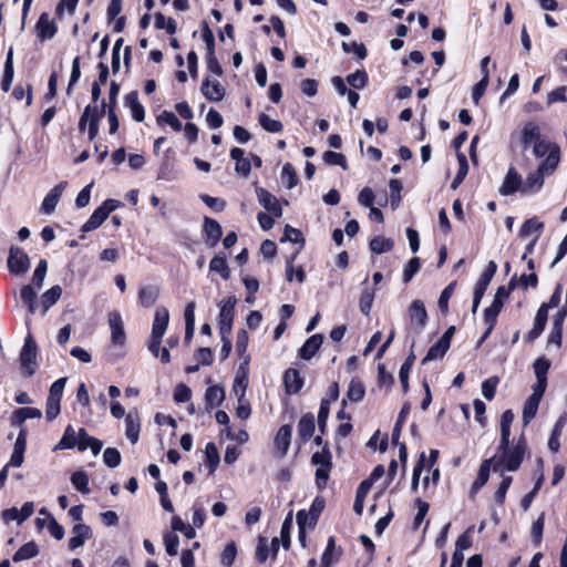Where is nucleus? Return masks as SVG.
I'll list each match as a JSON object with an SVG mask.
<instances>
[{
  "mask_svg": "<svg viewBox=\"0 0 567 567\" xmlns=\"http://www.w3.org/2000/svg\"><path fill=\"white\" fill-rule=\"evenodd\" d=\"M120 93V84L112 81L109 91V101H102L101 107L97 105H86L80 116L78 128L81 133L87 131L89 141H94L99 135L100 121L105 115L106 109L117 107V96Z\"/></svg>",
  "mask_w": 567,
  "mask_h": 567,
  "instance_id": "nucleus-1",
  "label": "nucleus"
},
{
  "mask_svg": "<svg viewBox=\"0 0 567 567\" xmlns=\"http://www.w3.org/2000/svg\"><path fill=\"white\" fill-rule=\"evenodd\" d=\"M497 451L501 453L499 457L494 462L493 471L497 472L501 468H504L509 472H516L525 457L527 451L526 439L524 434L517 440L514 446L507 445V449H498Z\"/></svg>",
  "mask_w": 567,
  "mask_h": 567,
  "instance_id": "nucleus-2",
  "label": "nucleus"
},
{
  "mask_svg": "<svg viewBox=\"0 0 567 567\" xmlns=\"http://www.w3.org/2000/svg\"><path fill=\"white\" fill-rule=\"evenodd\" d=\"M311 464L317 466L315 473V482L319 489L327 487L330 472L333 467L332 454L330 452L329 443L326 442L322 450L315 452L311 456Z\"/></svg>",
  "mask_w": 567,
  "mask_h": 567,
  "instance_id": "nucleus-3",
  "label": "nucleus"
},
{
  "mask_svg": "<svg viewBox=\"0 0 567 567\" xmlns=\"http://www.w3.org/2000/svg\"><path fill=\"white\" fill-rule=\"evenodd\" d=\"M533 154L537 158L545 157L539 164L542 168H546V166L556 171L560 163V147L557 143L550 142L544 137H542L538 142L533 145Z\"/></svg>",
  "mask_w": 567,
  "mask_h": 567,
  "instance_id": "nucleus-4",
  "label": "nucleus"
},
{
  "mask_svg": "<svg viewBox=\"0 0 567 567\" xmlns=\"http://www.w3.org/2000/svg\"><path fill=\"white\" fill-rule=\"evenodd\" d=\"M123 204L117 199H105L90 216V218L81 226L82 233H89L99 228L110 216L112 212L121 207Z\"/></svg>",
  "mask_w": 567,
  "mask_h": 567,
  "instance_id": "nucleus-5",
  "label": "nucleus"
},
{
  "mask_svg": "<svg viewBox=\"0 0 567 567\" xmlns=\"http://www.w3.org/2000/svg\"><path fill=\"white\" fill-rule=\"evenodd\" d=\"M38 346L31 334H28L24 339V344L20 352V365L24 377H32L38 368L37 364Z\"/></svg>",
  "mask_w": 567,
  "mask_h": 567,
  "instance_id": "nucleus-6",
  "label": "nucleus"
},
{
  "mask_svg": "<svg viewBox=\"0 0 567 567\" xmlns=\"http://www.w3.org/2000/svg\"><path fill=\"white\" fill-rule=\"evenodd\" d=\"M237 303V298L235 295L228 296L223 299L219 306V315H218V324L220 334H230L234 319H235V306Z\"/></svg>",
  "mask_w": 567,
  "mask_h": 567,
  "instance_id": "nucleus-7",
  "label": "nucleus"
},
{
  "mask_svg": "<svg viewBox=\"0 0 567 567\" xmlns=\"http://www.w3.org/2000/svg\"><path fill=\"white\" fill-rule=\"evenodd\" d=\"M8 268L11 274H25L30 268V258L20 247L12 246L8 257Z\"/></svg>",
  "mask_w": 567,
  "mask_h": 567,
  "instance_id": "nucleus-8",
  "label": "nucleus"
},
{
  "mask_svg": "<svg viewBox=\"0 0 567 567\" xmlns=\"http://www.w3.org/2000/svg\"><path fill=\"white\" fill-rule=\"evenodd\" d=\"M109 326L111 329V342L113 346L124 347L126 342V333L124 322L118 311H111L107 315Z\"/></svg>",
  "mask_w": 567,
  "mask_h": 567,
  "instance_id": "nucleus-9",
  "label": "nucleus"
},
{
  "mask_svg": "<svg viewBox=\"0 0 567 567\" xmlns=\"http://www.w3.org/2000/svg\"><path fill=\"white\" fill-rule=\"evenodd\" d=\"M292 437V426L284 424L277 431L274 437V453L277 457L282 458L287 455Z\"/></svg>",
  "mask_w": 567,
  "mask_h": 567,
  "instance_id": "nucleus-10",
  "label": "nucleus"
},
{
  "mask_svg": "<svg viewBox=\"0 0 567 567\" xmlns=\"http://www.w3.org/2000/svg\"><path fill=\"white\" fill-rule=\"evenodd\" d=\"M203 235L206 246L215 248L221 239L223 228L216 219L205 216L203 221Z\"/></svg>",
  "mask_w": 567,
  "mask_h": 567,
  "instance_id": "nucleus-11",
  "label": "nucleus"
},
{
  "mask_svg": "<svg viewBox=\"0 0 567 567\" xmlns=\"http://www.w3.org/2000/svg\"><path fill=\"white\" fill-rule=\"evenodd\" d=\"M256 195L259 204L277 218L282 216V207L275 195L264 187H256Z\"/></svg>",
  "mask_w": 567,
  "mask_h": 567,
  "instance_id": "nucleus-12",
  "label": "nucleus"
},
{
  "mask_svg": "<svg viewBox=\"0 0 567 567\" xmlns=\"http://www.w3.org/2000/svg\"><path fill=\"white\" fill-rule=\"evenodd\" d=\"M37 37L41 41L52 39L58 32V25L53 20H50V16L47 12L40 14L35 23Z\"/></svg>",
  "mask_w": 567,
  "mask_h": 567,
  "instance_id": "nucleus-13",
  "label": "nucleus"
},
{
  "mask_svg": "<svg viewBox=\"0 0 567 567\" xmlns=\"http://www.w3.org/2000/svg\"><path fill=\"white\" fill-rule=\"evenodd\" d=\"M200 91L206 100L210 102H220L225 96V87L218 80H213L207 76L203 80Z\"/></svg>",
  "mask_w": 567,
  "mask_h": 567,
  "instance_id": "nucleus-14",
  "label": "nucleus"
},
{
  "mask_svg": "<svg viewBox=\"0 0 567 567\" xmlns=\"http://www.w3.org/2000/svg\"><path fill=\"white\" fill-rule=\"evenodd\" d=\"M316 419L311 412L305 413L297 425L298 441L300 444L308 442L315 434Z\"/></svg>",
  "mask_w": 567,
  "mask_h": 567,
  "instance_id": "nucleus-15",
  "label": "nucleus"
},
{
  "mask_svg": "<svg viewBox=\"0 0 567 567\" xmlns=\"http://www.w3.org/2000/svg\"><path fill=\"white\" fill-rule=\"evenodd\" d=\"M522 183L520 174L515 167L511 166L498 192L502 196L513 195L517 190H522Z\"/></svg>",
  "mask_w": 567,
  "mask_h": 567,
  "instance_id": "nucleus-16",
  "label": "nucleus"
},
{
  "mask_svg": "<svg viewBox=\"0 0 567 567\" xmlns=\"http://www.w3.org/2000/svg\"><path fill=\"white\" fill-rule=\"evenodd\" d=\"M548 320V310L545 306H540L536 312L534 319V326L532 330L526 334L525 341L533 343L537 338L542 336Z\"/></svg>",
  "mask_w": 567,
  "mask_h": 567,
  "instance_id": "nucleus-17",
  "label": "nucleus"
},
{
  "mask_svg": "<svg viewBox=\"0 0 567 567\" xmlns=\"http://www.w3.org/2000/svg\"><path fill=\"white\" fill-rule=\"evenodd\" d=\"M305 384L303 378L300 375L299 370L288 368L284 373V385L288 394H297L301 391Z\"/></svg>",
  "mask_w": 567,
  "mask_h": 567,
  "instance_id": "nucleus-18",
  "label": "nucleus"
},
{
  "mask_svg": "<svg viewBox=\"0 0 567 567\" xmlns=\"http://www.w3.org/2000/svg\"><path fill=\"white\" fill-rule=\"evenodd\" d=\"M323 339L324 337L321 333L312 334L305 341V343L298 350V355L303 360L312 359L321 348Z\"/></svg>",
  "mask_w": 567,
  "mask_h": 567,
  "instance_id": "nucleus-19",
  "label": "nucleus"
},
{
  "mask_svg": "<svg viewBox=\"0 0 567 567\" xmlns=\"http://www.w3.org/2000/svg\"><path fill=\"white\" fill-rule=\"evenodd\" d=\"M66 186V182H61L55 185L44 197L41 204V212L44 214H52L62 196Z\"/></svg>",
  "mask_w": 567,
  "mask_h": 567,
  "instance_id": "nucleus-20",
  "label": "nucleus"
},
{
  "mask_svg": "<svg viewBox=\"0 0 567 567\" xmlns=\"http://www.w3.org/2000/svg\"><path fill=\"white\" fill-rule=\"evenodd\" d=\"M92 537V529L85 524H75L72 527V537L69 539V548L75 550Z\"/></svg>",
  "mask_w": 567,
  "mask_h": 567,
  "instance_id": "nucleus-21",
  "label": "nucleus"
},
{
  "mask_svg": "<svg viewBox=\"0 0 567 567\" xmlns=\"http://www.w3.org/2000/svg\"><path fill=\"white\" fill-rule=\"evenodd\" d=\"M409 315L411 322L415 323L419 330H423L427 322V312L424 302L420 299H415L409 307Z\"/></svg>",
  "mask_w": 567,
  "mask_h": 567,
  "instance_id": "nucleus-22",
  "label": "nucleus"
},
{
  "mask_svg": "<svg viewBox=\"0 0 567 567\" xmlns=\"http://www.w3.org/2000/svg\"><path fill=\"white\" fill-rule=\"evenodd\" d=\"M169 322V312L165 307L157 308L154 315L152 334L155 338H163Z\"/></svg>",
  "mask_w": 567,
  "mask_h": 567,
  "instance_id": "nucleus-23",
  "label": "nucleus"
},
{
  "mask_svg": "<svg viewBox=\"0 0 567 567\" xmlns=\"http://www.w3.org/2000/svg\"><path fill=\"white\" fill-rule=\"evenodd\" d=\"M540 138V127L533 121L525 123L520 133V144L523 148L527 150L532 144L534 145Z\"/></svg>",
  "mask_w": 567,
  "mask_h": 567,
  "instance_id": "nucleus-24",
  "label": "nucleus"
},
{
  "mask_svg": "<svg viewBox=\"0 0 567 567\" xmlns=\"http://www.w3.org/2000/svg\"><path fill=\"white\" fill-rule=\"evenodd\" d=\"M124 105L131 110L132 117L136 122H143L145 118V109L138 101V92L131 91L124 97Z\"/></svg>",
  "mask_w": 567,
  "mask_h": 567,
  "instance_id": "nucleus-25",
  "label": "nucleus"
},
{
  "mask_svg": "<svg viewBox=\"0 0 567 567\" xmlns=\"http://www.w3.org/2000/svg\"><path fill=\"white\" fill-rule=\"evenodd\" d=\"M225 400V390L221 385H210L205 391V409L210 412L215 406H218Z\"/></svg>",
  "mask_w": 567,
  "mask_h": 567,
  "instance_id": "nucleus-26",
  "label": "nucleus"
},
{
  "mask_svg": "<svg viewBox=\"0 0 567 567\" xmlns=\"http://www.w3.org/2000/svg\"><path fill=\"white\" fill-rule=\"evenodd\" d=\"M343 550L341 547H336V539L333 536L328 538L327 547L321 557V567H331L340 559Z\"/></svg>",
  "mask_w": 567,
  "mask_h": 567,
  "instance_id": "nucleus-27",
  "label": "nucleus"
},
{
  "mask_svg": "<svg viewBox=\"0 0 567 567\" xmlns=\"http://www.w3.org/2000/svg\"><path fill=\"white\" fill-rule=\"evenodd\" d=\"M174 164L175 152L169 147L164 153L163 161L157 173V179L171 181L173 178Z\"/></svg>",
  "mask_w": 567,
  "mask_h": 567,
  "instance_id": "nucleus-28",
  "label": "nucleus"
},
{
  "mask_svg": "<svg viewBox=\"0 0 567 567\" xmlns=\"http://www.w3.org/2000/svg\"><path fill=\"white\" fill-rule=\"evenodd\" d=\"M554 172L555 171L549 169L547 166L546 168H542L539 164L535 172L528 174L525 187L522 188V192L524 193L526 189H540L544 184V175H550Z\"/></svg>",
  "mask_w": 567,
  "mask_h": 567,
  "instance_id": "nucleus-29",
  "label": "nucleus"
},
{
  "mask_svg": "<svg viewBox=\"0 0 567 567\" xmlns=\"http://www.w3.org/2000/svg\"><path fill=\"white\" fill-rule=\"evenodd\" d=\"M209 270L219 274L224 280L229 279L230 269L228 267L227 256L225 252L220 251L212 258L209 262Z\"/></svg>",
  "mask_w": 567,
  "mask_h": 567,
  "instance_id": "nucleus-30",
  "label": "nucleus"
},
{
  "mask_svg": "<svg viewBox=\"0 0 567 567\" xmlns=\"http://www.w3.org/2000/svg\"><path fill=\"white\" fill-rule=\"evenodd\" d=\"M42 416L41 410L37 408H19L13 412L11 423L13 426H21L28 419H40Z\"/></svg>",
  "mask_w": 567,
  "mask_h": 567,
  "instance_id": "nucleus-31",
  "label": "nucleus"
},
{
  "mask_svg": "<svg viewBox=\"0 0 567 567\" xmlns=\"http://www.w3.org/2000/svg\"><path fill=\"white\" fill-rule=\"evenodd\" d=\"M141 423L138 415L133 416L128 413L125 416V435L132 444H136L140 437Z\"/></svg>",
  "mask_w": 567,
  "mask_h": 567,
  "instance_id": "nucleus-32",
  "label": "nucleus"
},
{
  "mask_svg": "<svg viewBox=\"0 0 567 567\" xmlns=\"http://www.w3.org/2000/svg\"><path fill=\"white\" fill-rule=\"evenodd\" d=\"M13 75H14L13 51H12V49H10L7 54V59H6L4 68H3V75H2L1 83H0L1 90L3 92H8L10 90L12 81H13Z\"/></svg>",
  "mask_w": 567,
  "mask_h": 567,
  "instance_id": "nucleus-33",
  "label": "nucleus"
},
{
  "mask_svg": "<svg viewBox=\"0 0 567 567\" xmlns=\"http://www.w3.org/2000/svg\"><path fill=\"white\" fill-rule=\"evenodd\" d=\"M62 295V288L59 285L52 286L41 297L42 313L44 315L53 305L58 302Z\"/></svg>",
  "mask_w": 567,
  "mask_h": 567,
  "instance_id": "nucleus-34",
  "label": "nucleus"
},
{
  "mask_svg": "<svg viewBox=\"0 0 567 567\" xmlns=\"http://www.w3.org/2000/svg\"><path fill=\"white\" fill-rule=\"evenodd\" d=\"M220 462L218 449L214 442H208L205 447V463L209 474H214Z\"/></svg>",
  "mask_w": 567,
  "mask_h": 567,
  "instance_id": "nucleus-35",
  "label": "nucleus"
},
{
  "mask_svg": "<svg viewBox=\"0 0 567 567\" xmlns=\"http://www.w3.org/2000/svg\"><path fill=\"white\" fill-rule=\"evenodd\" d=\"M39 554V547L35 542H28L23 544L12 556L14 563L31 559Z\"/></svg>",
  "mask_w": 567,
  "mask_h": 567,
  "instance_id": "nucleus-36",
  "label": "nucleus"
},
{
  "mask_svg": "<svg viewBox=\"0 0 567 567\" xmlns=\"http://www.w3.org/2000/svg\"><path fill=\"white\" fill-rule=\"evenodd\" d=\"M369 481H362L355 492V498L353 504V511L357 515H362L364 499L371 489V483Z\"/></svg>",
  "mask_w": 567,
  "mask_h": 567,
  "instance_id": "nucleus-37",
  "label": "nucleus"
},
{
  "mask_svg": "<svg viewBox=\"0 0 567 567\" xmlns=\"http://www.w3.org/2000/svg\"><path fill=\"white\" fill-rule=\"evenodd\" d=\"M159 291L156 287L146 286L142 287L138 290V302L145 307L150 308L155 305L158 298Z\"/></svg>",
  "mask_w": 567,
  "mask_h": 567,
  "instance_id": "nucleus-38",
  "label": "nucleus"
},
{
  "mask_svg": "<svg viewBox=\"0 0 567 567\" xmlns=\"http://www.w3.org/2000/svg\"><path fill=\"white\" fill-rule=\"evenodd\" d=\"M566 423V419L565 416H560L551 432H550V436H549V440H548V449L553 452V453H557L559 451V447H560V442H559V437L561 435V431H563V427Z\"/></svg>",
  "mask_w": 567,
  "mask_h": 567,
  "instance_id": "nucleus-39",
  "label": "nucleus"
},
{
  "mask_svg": "<svg viewBox=\"0 0 567 567\" xmlns=\"http://www.w3.org/2000/svg\"><path fill=\"white\" fill-rule=\"evenodd\" d=\"M369 247L373 254L380 255L391 251L394 247V241L391 238L377 236L370 240Z\"/></svg>",
  "mask_w": 567,
  "mask_h": 567,
  "instance_id": "nucleus-40",
  "label": "nucleus"
},
{
  "mask_svg": "<svg viewBox=\"0 0 567 567\" xmlns=\"http://www.w3.org/2000/svg\"><path fill=\"white\" fill-rule=\"evenodd\" d=\"M365 395V388L362 381L359 378L351 379L348 391L347 399L352 402L361 401Z\"/></svg>",
  "mask_w": 567,
  "mask_h": 567,
  "instance_id": "nucleus-41",
  "label": "nucleus"
},
{
  "mask_svg": "<svg viewBox=\"0 0 567 567\" xmlns=\"http://www.w3.org/2000/svg\"><path fill=\"white\" fill-rule=\"evenodd\" d=\"M324 507H326V501L322 496H317L312 501L309 512H307L309 515V527L310 528L316 527L318 519H319L321 513L323 512Z\"/></svg>",
  "mask_w": 567,
  "mask_h": 567,
  "instance_id": "nucleus-42",
  "label": "nucleus"
},
{
  "mask_svg": "<svg viewBox=\"0 0 567 567\" xmlns=\"http://www.w3.org/2000/svg\"><path fill=\"white\" fill-rule=\"evenodd\" d=\"M545 526V513H540V515L533 522L530 528V538L532 543L535 547H539L543 542Z\"/></svg>",
  "mask_w": 567,
  "mask_h": 567,
  "instance_id": "nucleus-43",
  "label": "nucleus"
},
{
  "mask_svg": "<svg viewBox=\"0 0 567 567\" xmlns=\"http://www.w3.org/2000/svg\"><path fill=\"white\" fill-rule=\"evenodd\" d=\"M20 298L22 302L28 307L30 313H34L37 310V292L31 285H25L20 290Z\"/></svg>",
  "mask_w": 567,
  "mask_h": 567,
  "instance_id": "nucleus-44",
  "label": "nucleus"
},
{
  "mask_svg": "<svg viewBox=\"0 0 567 567\" xmlns=\"http://www.w3.org/2000/svg\"><path fill=\"white\" fill-rule=\"evenodd\" d=\"M457 162H458V169H457L456 176L454 177V179L451 183L452 189H456L463 183V181L465 179V177L468 173V164H467L466 156L461 152L457 153Z\"/></svg>",
  "mask_w": 567,
  "mask_h": 567,
  "instance_id": "nucleus-45",
  "label": "nucleus"
},
{
  "mask_svg": "<svg viewBox=\"0 0 567 567\" xmlns=\"http://www.w3.org/2000/svg\"><path fill=\"white\" fill-rule=\"evenodd\" d=\"M540 400V398L532 394L525 402L523 408V421L525 424L529 423L530 420L535 417Z\"/></svg>",
  "mask_w": 567,
  "mask_h": 567,
  "instance_id": "nucleus-46",
  "label": "nucleus"
},
{
  "mask_svg": "<svg viewBox=\"0 0 567 567\" xmlns=\"http://www.w3.org/2000/svg\"><path fill=\"white\" fill-rule=\"evenodd\" d=\"M280 241L281 243L290 241L293 244H300V248H303V246L306 244V240H305V237H303L301 230H299L288 224L284 228V235L280 238Z\"/></svg>",
  "mask_w": 567,
  "mask_h": 567,
  "instance_id": "nucleus-47",
  "label": "nucleus"
},
{
  "mask_svg": "<svg viewBox=\"0 0 567 567\" xmlns=\"http://www.w3.org/2000/svg\"><path fill=\"white\" fill-rule=\"evenodd\" d=\"M375 291L372 288L362 290L359 298V309L364 316H369L374 301Z\"/></svg>",
  "mask_w": 567,
  "mask_h": 567,
  "instance_id": "nucleus-48",
  "label": "nucleus"
},
{
  "mask_svg": "<svg viewBox=\"0 0 567 567\" xmlns=\"http://www.w3.org/2000/svg\"><path fill=\"white\" fill-rule=\"evenodd\" d=\"M545 225L543 221H540L536 216L526 219L520 229H519V236L526 237L529 236L533 233H542Z\"/></svg>",
  "mask_w": 567,
  "mask_h": 567,
  "instance_id": "nucleus-49",
  "label": "nucleus"
},
{
  "mask_svg": "<svg viewBox=\"0 0 567 567\" xmlns=\"http://www.w3.org/2000/svg\"><path fill=\"white\" fill-rule=\"evenodd\" d=\"M158 125H169L175 132H179L183 128L182 122L171 111L164 110L156 118Z\"/></svg>",
  "mask_w": 567,
  "mask_h": 567,
  "instance_id": "nucleus-50",
  "label": "nucleus"
},
{
  "mask_svg": "<svg viewBox=\"0 0 567 567\" xmlns=\"http://www.w3.org/2000/svg\"><path fill=\"white\" fill-rule=\"evenodd\" d=\"M455 287H456V281L454 280V281L450 282L442 290V292L439 297L437 306L443 315H446L449 312V301L454 293Z\"/></svg>",
  "mask_w": 567,
  "mask_h": 567,
  "instance_id": "nucleus-51",
  "label": "nucleus"
},
{
  "mask_svg": "<svg viewBox=\"0 0 567 567\" xmlns=\"http://www.w3.org/2000/svg\"><path fill=\"white\" fill-rule=\"evenodd\" d=\"M260 126L269 133H279L284 130V124L278 120H272L269 115L261 113L258 116Z\"/></svg>",
  "mask_w": 567,
  "mask_h": 567,
  "instance_id": "nucleus-52",
  "label": "nucleus"
},
{
  "mask_svg": "<svg viewBox=\"0 0 567 567\" xmlns=\"http://www.w3.org/2000/svg\"><path fill=\"white\" fill-rule=\"evenodd\" d=\"M202 37L206 44V55L215 54V35L206 20L200 22Z\"/></svg>",
  "mask_w": 567,
  "mask_h": 567,
  "instance_id": "nucleus-53",
  "label": "nucleus"
},
{
  "mask_svg": "<svg viewBox=\"0 0 567 567\" xmlns=\"http://www.w3.org/2000/svg\"><path fill=\"white\" fill-rule=\"evenodd\" d=\"M369 81L368 73L364 69L357 70L347 76V82L355 90H362Z\"/></svg>",
  "mask_w": 567,
  "mask_h": 567,
  "instance_id": "nucleus-54",
  "label": "nucleus"
},
{
  "mask_svg": "<svg viewBox=\"0 0 567 567\" xmlns=\"http://www.w3.org/2000/svg\"><path fill=\"white\" fill-rule=\"evenodd\" d=\"M330 412V400L326 398L321 399L320 408L318 412V427L321 434H326L327 432V422Z\"/></svg>",
  "mask_w": 567,
  "mask_h": 567,
  "instance_id": "nucleus-55",
  "label": "nucleus"
},
{
  "mask_svg": "<svg viewBox=\"0 0 567 567\" xmlns=\"http://www.w3.org/2000/svg\"><path fill=\"white\" fill-rule=\"evenodd\" d=\"M71 483L82 494L90 493L89 475L84 471H76L71 476Z\"/></svg>",
  "mask_w": 567,
  "mask_h": 567,
  "instance_id": "nucleus-56",
  "label": "nucleus"
},
{
  "mask_svg": "<svg viewBox=\"0 0 567 567\" xmlns=\"http://www.w3.org/2000/svg\"><path fill=\"white\" fill-rule=\"evenodd\" d=\"M450 348H447L444 343L437 340L434 344H432L425 357L422 360V363H426L429 361L443 358Z\"/></svg>",
  "mask_w": 567,
  "mask_h": 567,
  "instance_id": "nucleus-57",
  "label": "nucleus"
},
{
  "mask_svg": "<svg viewBox=\"0 0 567 567\" xmlns=\"http://www.w3.org/2000/svg\"><path fill=\"white\" fill-rule=\"evenodd\" d=\"M76 442L78 440L74 429L72 427V425H68L56 449L70 450L76 446Z\"/></svg>",
  "mask_w": 567,
  "mask_h": 567,
  "instance_id": "nucleus-58",
  "label": "nucleus"
},
{
  "mask_svg": "<svg viewBox=\"0 0 567 567\" xmlns=\"http://www.w3.org/2000/svg\"><path fill=\"white\" fill-rule=\"evenodd\" d=\"M12 96L17 101H21L23 97H25V104L27 106H30L33 101L32 85L30 83H28L25 86H23L22 84H17L13 87Z\"/></svg>",
  "mask_w": 567,
  "mask_h": 567,
  "instance_id": "nucleus-59",
  "label": "nucleus"
},
{
  "mask_svg": "<svg viewBox=\"0 0 567 567\" xmlns=\"http://www.w3.org/2000/svg\"><path fill=\"white\" fill-rule=\"evenodd\" d=\"M236 556H237L236 543L230 542L225 546V548L220 555V564L224 567H231L234 565Z\"/></svg>",
  "mask_w": 567,
  "mask_h": 567,
  "instance_id": "nucleus-60",
  "label": "nucleus"
},
{
  "mask_svg": "<svg viewBox=\"0 0 567 567\" xmlns=\"http://www.w3.org/2000/svg\"><path fill=\"white\" fill-rule=\"evenodd\" d=\"M281 177L289 189L293 188L299 182L296 169L291 163H286L282 166Z\"/></svg>",
  "mask_w": 567,
  "mask_h": 567,
  "instance_id": "nucleus-61",
  "label": "nucleus"
},
{
  "mask_svg": "<svg viewBox=\"0 0 567 567\" xmlns=\"http://www.w3.org/2000/svg\"><path fill=\"white\" fill-rule=\"evenodd\" d=\"M341 48L344 53H354L358 59L364 60L368 55V50L363 43H358L357 41H352L351 43L342 42Z\"/></svg>",
  "mask_w": 567,
  "mask_h": 567,
  "instance_id": "nucleus-62",
  "label": "nucleus"
},
{
  "mask_svg": "<svg viewBox=\"0 0 567 567\" xmlns=\"http://www.w3.org/2000/svg\"><path fill=\"white\" fill-rule=\"evenodd\" d=\"M165 550L168 556H176L178 553L179 538L175 533L166 532L163 536Z\"/></svg>",
  "mask_w": 567,
  "mask_h": 567,
  "instance_id": "nucleus-63",
  "label": "nucleus"
},
{
  "mask_svg": "<svg viewBox=\"0 0 567 567\" xmlns=\"http://www.w3.org/2000/svg\"><path fill=\"white\" fill-rule=\"evenodd\" d=\"M122 456L117 449L106 447L103 453V462L107 467L114 468L121 464Z\"/></svg>",
  "mask_w": 567,
  "mask_h": 567,
  "instance_id": "nucleus-64",
  "label": "nucleus"
}]
</instances>
